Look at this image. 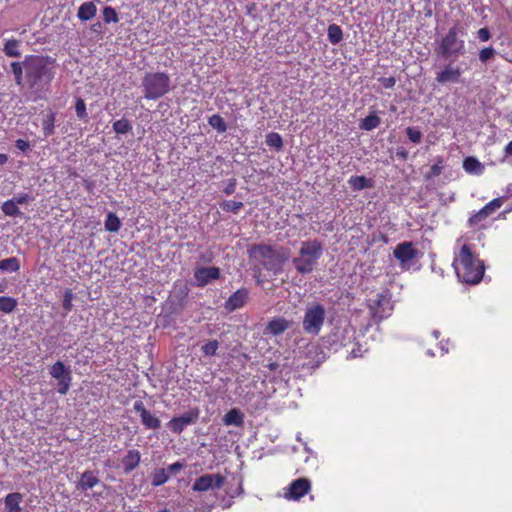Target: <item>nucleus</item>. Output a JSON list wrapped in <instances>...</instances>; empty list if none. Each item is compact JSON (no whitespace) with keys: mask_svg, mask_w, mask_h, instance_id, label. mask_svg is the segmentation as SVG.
I'll return each mask as SVG.
<instances>
[{"mask_svg":"<svg viewBox=\"0 0 512 512\" xmlns=\"http://www.w3.org/2000/svg\"><path fill=\"white\" fill-rule=\"evenodd\" d=\"M55 59L43 55H27L22 62H12L11 71L15 83L24 85V79L32 92L49 87L55 77Z\"/></svg>","mask_w":512,"mask_h":512,"instance_id":"1","label":"nucleus"},{"mask_svg":"<svg viewBox=\"0 0 512 512\" xmlns=\"http://www.w3.org/2000/svg\"><path fill=\"white\" fill-rule=\"evenodd\" d=\"M453 267L457 277L467 284H478L484 275L483 262L472 252L469 245L464 244L454 258Z\"/></svg>","mask_w":512,"mask_h":512,"instance_id":"2","label":"nucleus"},{"mask_svg":"<svg viewBox=\"0 0 512 512\" xmlns=\"http://www.w3.org/2000/svg\"><path fill=\"white\" fill-rule=\"evenodd\" d=\"M323 254V244L318 239L306 240L301 243L299 253L292 259L294 268L299 274L313 272Z\"/></svg>","mask_w":512,"mask_h":512,"instance_id":"3","label":"nucleus"},{"mask_svg":"<svg viewBox=\"0 0 512 512\" xmlns=\"http://www.w3.org/2000/svg\"><path fill=\"white\" fill-rule=\"evenodd\" d=\"M464 29L458 22L451 27L448 32L441 38L436 53L445 58L456 60L465 53V42L461 38L463 36Z\"/></svg>","mask_w":512,"mask_h":512,"instance_id":"4","label":"nucleus"},{"mask_svg":"<svg viewBox=\"0 0 512 512\" xmlns=\"http://www.w3.org/2000/svg\"><path fill=\"white\" fill-rule=\"evenodd\" d=\"M170 84V77L165 72L146 73L142 81L144 97L149 100L159 99L168 93Z\"/></svg>","mask_w":512,"mask_h":512,"instance_id":"5","label":"nucleus"},{"mask_svg":"<svg viewBox=\"0 0 512 512\" xmlns=\"http://www.w3.org/2000/svg\"><path fill=\"white\" fill-rule=\"evenodd\" d=\"M326 318V310L320 303L314 302L309 304L304 313L302 320L303 330L307 334L318 335L324 325Z\"/></svg>","mask_w":512,"mask_h":512,"instance_id":"6","label":"nucleus"},{"mask_svg":"<svg viewBox=\"0 0 512 512\" xmlns=\"http://www.w3.org/2000/svg\"><path fill=\"white\" fill-rule=\"evenodd\" d=\"M391 294L382 292L376 295L375 299L368 302V309L374 323L378 324L391 316L393 312Z\"/></svg>","mask_w":512,"mask_h":512,"instance_id":"7","label":"nucleus"},{"mask_svg":"<svg viewBox=\"0 0 512 512\" xmlns=\"http://www.w3.org/2000/svg\"><path fill=\"white\" fill-rule=\"evenodd\" d=\"M249 253L251 257L260 261L267 269H273L276 266H280L285 261V257L280 255V253L271 245H253L250 248Z\"/></svg>","mask_w":512,"mask_h":512,"instance_id":"8","label":"nucleus"},{"mask_svg":"<svg viewBox=\"0 0 512 512\" xmlns=\"http://www.w3.org/2000/svg\"><path fill=\"white\" fill-rule=\"evenodd\" d=\"M50 375L58 381L57 392L66 395L72 382V373L69 367H66L62 361L55 362L49 369Z\"/></svg>","mask_w":512,"mask_h":512,"instance_id":"9","label":"nucleus"},{"mask_svg":"<svg viewBox=\"0 0 512 512\" xmlns=\"http://www.w3.org/2000/svg\"><path fill=\"white\" fill-rule=\"evenodd\" d=\"M506 199V196H502L488 202L483 208H481L479 211H477L476 213L469 217L468 226H478L481 222L485 221L490 215H492L496 210L501 208Z\"/></svg>","mask_w":512,"mask_h":512,"instance_id":"10","label":"nucleus"},{"mask_svg":"<svg viewBox=\"0 0 512 512\" xmlns=\"http://www.w3.org/2000/svg\"><path fill=\"white\" fill-rule=\"evenodd\" d=\"M199 413L198 408H192L178 417H173L167 423V427L172 433L179 435L187 426L197 422Z\"/></svg>","mask_w":512,"mask_h":512,"instance_id":"11","label":"nucleus"},{"mask_svg":"<svg viewBox=\"0 0 512 512\" xmlns=\"http://www.w3.org/2000/svg\"><path fill=\"white\" fill-rule=\"evenodd\" d=\"M225 483V477L221 474H204L197 478L192 485L195 492H205L209 489H219Z\"/></svg>","mask_w":512,"mask_h":512,"instance_id":"12","label":"nucleus"},{"mask_svg":"<svg viewBox=\"0 0 512 512\" xmlns=\"http://www.w3.org/2000/svg\"><path fill=\"white\" fill-rule=\"evenodd\" d=\"M311 489V481L308 478H298L293 480L285 489L284 497L287 500H300Z\"/></svg>","mask_w":512,"mask_h":512,"instance_id":"13","label":"nucleus"},{"mask_svg":"<svg viewBox=\"0 0 512 512\" xmlns=\"http://www.w3.org/2000/svg\"><path fill=\"white\" fill-rule=\"evenodd\" d=\"M133 409L140 416L141 423L146 429L157 430L161 427L160 419L146 409L143 401L136 400Z\"/></svg>","mask_w":512,"mask_h":512,"instance_id":"14","label":"nucleus"},{"mask_svg":"<svg viewBox=\"0 0 512 512\" xmlns=\"http://www.w3.org/2000/svg\"><path fill=\"white\" fill-rule=\"evenodd\" d=\"M418 251L414 248V245L410 241L399 243L394 251L393 256L399 261L401 267H405L413 259L416 258Z\"/></svg>","mask_w":512,"mask_h":512,"instance_id":"15","label":"nucleus"},{"mask_svg":"<svg viewBox=\"0 0 512 512\" xmlns=\"http://www.w3.org/2000/svg\"><path fill=\"white\" fill-rule=\"evenodd\" d=\"M461 75L462 71L458 66L447 64L441 71L437 72L435 80L437 83L442 85L448 83H458L460 82Z\"/></svg>","mask_w":512,"mask_h":512,"instance_id":"16","label":"nucleus"},{"mask_svg":"<svg viewBox=\"0 0 512 512\" xmlns=\"http://www.w3.org/2000/svg\"><path fill=\"white\" fill-rule=\"evenodd\" d=\"M249 298L248 289L242 287L235 291L233 294L229 296V298L225 301L224 308L228 312H233L237 309H240L245 306Z\"/></svg>","mask_w":512,"mask_h":512,"instance_id":"17","label":"nucleus"},{"mask_svg":"<svg viewBox=\"0 0 512 512\" xmlns=\"http://www.w3.org/2000/svg\"><path fill=\"white\" fill-rule=\"evenodd\" d=\"M194 278L199 287L206 286L210 281L220 278V269L218 267H200L194 272Z\"/></svg>","mask_w":512,"mask_h":512,"instance_id":"18","label":"nucleus"},{"mask_svg":"<svg viewBox=\"0 0 512 512\" xmlns=\"http://www.w3.org/2000/svg\"><path fill=\"white\" fill-rule=\"evenodd\" d=\"M292 326V321L284 317H275L271 319L264 328V334L270 336H278L284 333Z\"/></svg>","mask_w":512,"mask_h":512,"instance_id":"19","label":"nucleus"},{"mask_svg":"<svg viewBox=\"0 0 512 512\" xmlns=\"http://www.w3.org/2000/svg\"><path fill=\"white\" fill-rule=\"evenodd\" d=\"M22 500L23 495L19 492L7 494L4 498L5 512H21L22 508L20 504Z\"/></svg>","mask_w":512,"mask_h":512,"instance_id":"20","label":"nucleus"},{"mask_svg":"<svg viewBox=\"0 0 512 512\" xmlns=\"http://www.w3.org/2000/svg\"><path fill=\"white\" fill-rule=\"evenodd\" d=\"M141 454L138 450L132 449L124 456L122 463L125 473L133 471L140 463Z\"/></svg>","mask_w":512,"mask_h":512,"instance_id":"21","label":"nucleus"},{"mask_svg":"<svg viewBox=\"0 0 512 512\" xmlns=\"http://www.w3.org/2000/svg\"><path fill=\"white\" fill-rule=\"evenodd\" d=\"M223 423L227 426L234 425L236 427H242L244 424V415L237 409H230L223 417Z\"/></svg>","mask_w":512,"mask_h":512,"instance_id":"22","label":"nucleus"},{"mask_svg":"<svg viewBox=\"0 0 512 512\" xmlns=\"http://www.w3.org/2000/svg\"><path fill=\"white\" fill-rule=\"evenodd\" d=\"M99 481V478L96 477L92 471L87 470L81 474L77 488L84 491L92 489L99 483Z\"/></svg>","mask_w":512,"mask_h":512,"instance_id":"23","label":"nucleus"},{"mask_svg":"<svg viewBox=\"0 0 512 512\" xmlns=\"http://www.w3.org/2000/svg\"><path fill=\"white\" fill-rule=\"evenodd\" d=\"M463 169L469 174L481 175L484 172L483 164L475 157L469 156L463 160Z\"/></svg>","mask_w":512,"mask_h":512,"instance_id":"24","label":"nucleus"},{"mask_svg":"<svg viewBox=\"0 0 512 512\" xmlns=\"http://www.w3.org/2000/svg\"><path fill=\"white\" fill-rule=\"evenodd\" d=\"M96 13V5L92 1H88L80 5L77 16L82 21H88L94 18Z\"/></svg>","mask_w":512,"mask_h":512,"instance_id":"25","label":"nucleus"},{"mask_svg":"<svg viewBox=\"0 0 512 512\" xmlns=\"http://www.w3.org/2000/svg\"><path fill=\"white\" fill-rule=\"evenodd\" d=\"M348 182L355 191L371 188L373 186V181L365 176H351Z\"/></svg>","mask_w":512,"mask_h":512,"instance_id":"26","label":"nucleus"},{"mask_svg":"<svg viewBox=\"0 0 512 512\" xmlns=\"http://www.w3.org/2000/svg\"><path fill=\"white\" fill-rule=\"evenodd\" d=\"M327 37H328V41L331 44H333V45L339 44L343 40L342 28L335 23L330 24L327 29Z\"/></svg>","mask_w":512,"mask_h":512,"instance_id":"27","label":"nucleus"},{"mask_svg":"<svg viewBox=\"0 0 512 512\" xmlns=\"http://www.w3.org/2000/svg\"><path fill=\"white\" fill-rule=\"evenodd\" d=\"M380 123V117L377 114L372 113L360 121L359 127L362 130L371 131L377 128L380 125Z\"/></svg>","mask_w":512,"mask_h":512,"instance_id":"28","label":"nucleus"},{"mask_svg":"<svg viewBox=\"0 0 512 512\" xmlns=\"http://www.w3.org/2000/svg\"><path fill=\"white\" fill-rule=\"evenodd\" d=\"M20 41L17 40V39H8L5 44H4V47H3V52L5 53V55L9 56V57H20L21 56V52H20Z\"/></svg>","mask_w":512,"mask_h":512,"instance_id":"29","label":"nucleus"},{"mask_svg":"<svg viewBox=\"0 0 512 512\" xmlns=\"http://www.w3.org/2000/svg\"><path fill=\"white\" fill-rule=\"evenodd\" d=\"M55 121H56V113H54L52 111L49 112L43 119L42 129H43V134L45 137H48V136H51L52 134H54Z\"/></svg>","mask_w":512,"mask_h":512,"instance_id":"30","label":"nucleus"},{"mask_svg":"<svg viewBox=\"0 0 512 512\" xmlns=\"http://www.w3.org/2000/svg\"><path fill=\"white\" fill-rule=\"evenodd\" d=\"M18 305L16 298L11 296H0V312L9 314L13 312Z\"/></svg>","mask_w":512,"mask_h":512,"instance_id":"31","label":"nucleus"},{"mask_svg":"<svg viewBox=\"0 0 512 512\" xmlns=\"http://www.w3.org/2000/svg\"><path fill=\"white\" fill-rule=\"evenodd\" d=\"M20 269V261L17 257H10L0 261V270L5 272H17Z\"/></svg>","mask_w":512,"mask_h":512,"instance_id":"32","label":"nucleus"},{"mask_svg":"<svg viewBox=\"0 0 512 512\" xmlns=\"http://www.w3.org/2000/svg\"><path fill=\"white\" fill-rule=\"evenodd\" d=\"M105 229L109 232H117L121 227V222L115 213L109 212L105 219Z\"/></svg>","mask_w":512,"mask_h":512,"instance_id":"33","label":"nucleus"},{"mask_svg":"<svg viewBox=\"0 0 512 512\" xmlns=\"http://www.w3.org/2000/svg\"><path fill=\"white\" fill-rule=\"evenodd\" d=\"M1 210L6 216L17 217L21 215L19 207L12 199L3 202Z\"/></svg>","mask_w":512,"mask_h":512,"instance_id":"34","label":"nucleus"},{"mask_svg":"<svg viewBox=\"0 0 512 512\" xmlns=\"http://www.w3.org/2000/svg\"><path fill=\"white\" fill-rule=\"evenodd\" d=\"M266 144L276 151H280L283 148V139L279 133L270 132L266 135Z\"/></svg>","mask_w":512,"mask_h":512,"instance_id":"35","label":"nucleus"},{"mask_svg":"<svg viewBox=\"0 0 512 512\" xmlns=\"http://www.w3.org/2000/svg\"><path fill=\"white\" fill-rule=\"evenodd\" d=\"M151 478V483L154 487L165 484L169 479L166 470L163 468L155 469L151 474Z\"/></svg>","mask_w":512,"mask_h":512,"instance_id":"36","label":"nucleus"},{"mask_svg":"<svg viewBox=\"0 0 512 512\" xmlns=\"http://www.w3.org/2000/svg\"><path fill=\"white\" fill-rule=\"evenodd\" d=\"M208 123L211 127L219 133H224L227 130V125L224 119L219 114H214L208 118Z\"/></svg>","mask_w":512,"mask_h":512,"instance_id":"37","label":"nucleus"},{"mask_svg":"<svg viewBox=\"0 0 512 512\" xmlns=\"http://www.w3.org/2000/svg\"><path fill=\"white\" fill-rule=\"evenodd\" d=\"M243 206V202L240 201L225 200L220 203V207L223 211L232 212L234 214H237Z\"/></svg>","mask_w":512,"mask_h":512,"instance_id":"38","label":"nucleus"},{"mask_svg":"<svg viewBox=\"0 0 512 512\" xmlns=\"http://www.w3.org/2000/svg\"><path fill=\"white\" fill-rule=\"evenodd\" d=\"M113 130L117 134H126L132 130V125L127 119H120L113 123Z\"/></svg>","mask_w":512,"mask_h":512,"instance_id":"39","label":"nucleus"},{"mask_svg":"<svg viewBox=\"0 0 512 512\" xmlns=\"http://www.w3.org/2000/svg\"><path fill=\"white\" fill-rule=\"evenodd\" d=\"M102 14H103V20L106 24H109L112 22L117 23L119 21L117 11L111 6L105 7L102 11Z\"/></svg>","mask_w":512,"mask_h":512,"instance_id":"40","label":"nucleus"},{"mask_svg":"<svg viewBox=\"0 0 512 512\" xmlns=\"http://www.w3.org/2000/svg\"><path fill=\"white\" fill-rule=\"evenodd\" d=\"M444 160L442 157H438L436 160V163L433 164L430 168V171L426 174V179H431L434 177H437L441 174L443 168H444Z\"/></svg>","mask_w":512,"mask_h":512,"instance_id":"41","label":"nucleus"},{"mask_svg":"<svg viewBox=\"0 0 512 512\" xmlns=\"http://www.w3.org/2000/svg\"><path fill=\"white\" fill-rule=\"evenodd\" d=\"M75 112L79 119L87 120L88 113L86 109L85 101L82 98H77L75 103Z\"/></svg>","mask_w":512,"mask_h":512,"instance_id":"42","label":"nucleus"},{"mask_svg":"<svg viewBox=\"0 0 512 512\" xmlns=\"http://www.w3.org/2000/svg\"><path fill=\"white\" fill-rule=\"evenodd\" d=\"M219 348L217 340H210L201 347V351L205 356H214Z\"/></svg>","mask_w":512,"mask_h":512,"instance_id":"43","label":"nucleus"},{"mask_svg":"<svg viewBox=\"0 0 512 512\" xmlns=\"http://www.w3.org/2000/svg\"><path fill=\"white\" fill-rule=\"evenodd\" d=\"M406 135L408 139L414 144H419L422 140V132L416 127H407Z\"/></svg>","mask_w":512,"mask_h":512,"instance_id":"44","label":"nucleus"},{"mask_svg":"<svg viewBox=\"0 0 512 512\" xmlns=\"http://www.w3.org/2000/svg\"><path fill=\"white\" fill-rule=\"evenodd\" d=\"M496 54V51L493 47L489 46V47H485L483 49H481L479 51V60L482 62V63H486L487 61L491 60L494 58Z\"/></svg>","mask_w":512,"mask_h":512,"instance_id":"45","label":"nucleus"},{"mask_svg":"<svg viewBox=\"0 0 512 512\" xmlns=\"http://www.w3.org/2000/svg\"><path fill=\"white\" fill-rule=\"evenodd\" d=\"M477 38H478L481 42H486V41L490 40V38H491V33H490L489 29H488L487 27L480 28V29L477 31Z\"/></svg>","mask_w":512,"mask_h":512,"instance_id":"46","label":"nucleus"},{"mask_svg":"<svg viewBox=\"0 0 512 512\" xmlns=\"http://www.w3.org/2000/svg\"><path fill=\"white\" fill-rule=\"evenodd\" d=\"M63 308L66 311H71L72 309V292L70 290H67L64 294Z\"/></svg>","mask_w":512,"mask_h":512,"instance_id":"47","label":"nucleus"},{"mask_svg":"<svg viewBox=\"0 0 512 512\" xmlns=\"http://www.w3.org/2000/svg\"><path fill=\"white\" fill-rule=\"evenodd\" d=\"M184 465L180 461H177L171 465L168 466L167 471L171 474H177L183 469Z\"/></svg>","mask_w":512,"mask_h":512,"instance_id":"48","label":"nucleus"},{"mask_svg":"<svg viewBox=\"0 0 512 512\" xmlns=\"http://www.w3.org/2000/svg\"><path fill=\"white\" fill-rule=\"evenodd\" d=\"M12 200L15 201L16 205L18 206L19 204L27 203L30 200V196L27 193H22L18 196L13 197Z\"/></svg>","mask_w":512,"mask_h":512,"instance_id":"49","label":"nucleus"},{"mask_svg":"<svg viewBox=\"0 0 512 512\" xmlns=\"http://www.w3.org/2000/svg\"><path fill=\"white\" fill-rule=\"evenodd\" d=\"M380 81L384 88H392L396 84V79L394 77H385Z\"/></svg>","mask_w":512,"mask_h":512,"instance_id":"50","label":"nucleus"},{"mask_svg":"<svg viewBox=\"0 0 512 512\" xmlns=\"http://www.w3.org/2000/svg\"><path fill=\"white\" fill-rule=\"evenodd\" d=\"M15 146L23 152L27 151L30 148L29 142L23 139L16 140Z\"/></svg>","mask_w":512,"mask_h":512,"instance_id":"51","label":"nucleus"},{"mask_svg":"<svg viewBox=\"0 0 512 512\" xmlns=\"http://www.w3.org/2000/svg\"><path fill=\"white\" fill-rule=\"evenodd\" d=\"M396 155L398 158L406 161L408 159V151L404 147H398L396 150Z\"/></svg>","mask_w":512,"mask_h":512,"instance_id":"52","label":"nucleus"},{"mask_svg":"<svg viewBox=\"0 0 512 512\" xmlns=\"http://www.w3.org/2000/svg\"><path fill=\"white\" fill-rule=\"evenodd\" d=\"M236 182L235 180L230 181V183L225 187L224 193L226 195H230L235 191Z\"/></svg>","mask_w":512,"mask_h":512,"instance_id":"53","label":"nucleus"},{"mask_svg":"<svg viewBox=\"0 0 512 512\" xmlns=\"http://www.w3.org/2000/svg\"><path fill=\"white\" fill-rule=\"evenodd\" d=\"M8 162V156L4 153L0 154V166L6 164Z\"/></svg>","mask_w":512,"mask_h":512,"instance_id":"54","label":"nucleus"},{"mask_svg":"<svg viewBox=\"0 0 512 512\" xmlns=\"http://www.w3.org/2000/svg\"><path fill=\"white\" fill-rule=\"evenodd\" d=\"M505 152H506V154H508V155H512V141H510V142L506 145V147H505Z\"/></svg>","mask_w":512,"mask_h":512,"instance_id":"55","label":"nucleus"},{"mask_svg":"<svg viewBox=\"0 0 512 512\" xmlns=\"http://www.w3.org/2000/svg\"><path fill=\"white\" fill-rule=\"evenodd\" d=\"M6 289V286L2 283H0V293H3Z\"/></svg>","mask_w":512,"mask_h":512,"instance_id":"56","label":"nucleus"},{"mask_svg":"<svg viewBox=\"0 0 512 512\" xmlns=\"http://www.w3.org/2000/svg\"><path fill=\"white\" fill-rule=\"evenodd\" d=\"M277 366H278V365H277L276 363H271V364L269 365V368H270L271 370H274V369H276V367H277Z\"/></svg>","mask_w":512,"mask_h":512,"instance_id":"57","label":"nucleus"},{"mask_svg":"<svg viewBox=\"0 0 512 512\" xmlns=\"http://www.w3.org/2000/svg\"><path fill=\"white\" fill-rule=\"evenodd\" d=\"M94 26H95L94 31H97L98 27H100L101 25H100V23H97V24H96V25H94Z\"/></svg>","mask_w":512,"mask_h":512,"instance_id":"58","label":"nucleus"},{"mask_svg":"<svg viewBox=\"0 0 512 512\" xmlns=\"http://www.w3.org/2000/svg\"><path fill=\"white\" fill-rule=\"evenodd\" d=\"M94 26H95L94 31H97L98 27H100L101 25H100V23H97V24H96V25H94Z\"/></svg>","mask_w":512,"mask_h":512,"instance_id":"59","label":"nucleus"},{"mask_svg":"<svg viewBox=\"0 0 512 512\" xmlns=\"http://www.w3.org/2000/svg\"><path fill=\"white\" fill-rule=\"evenodd\" d=\"M94 26H95L94 31H97L98 27H100L101 25H100V23H97V24H96V25H94Z\"/></svg>","mask_w":512,"mask_h":512,"instance_id":"60","label":"nucleus"},{"mask_svg":"<svg viewBox=\"0 0 512 512\" xmlns=\"http://www.w3.org/2000/svg\"><path fill=\"white\" fill-rule=\"evenodd\" d=\"M159 512H169V511H168V510H166V509H164V510H162V511H159Z\"/></svg>","mask_w":512,"mask_h":512,"instance_id":"61","label":"nucleus"}]
</instances>
